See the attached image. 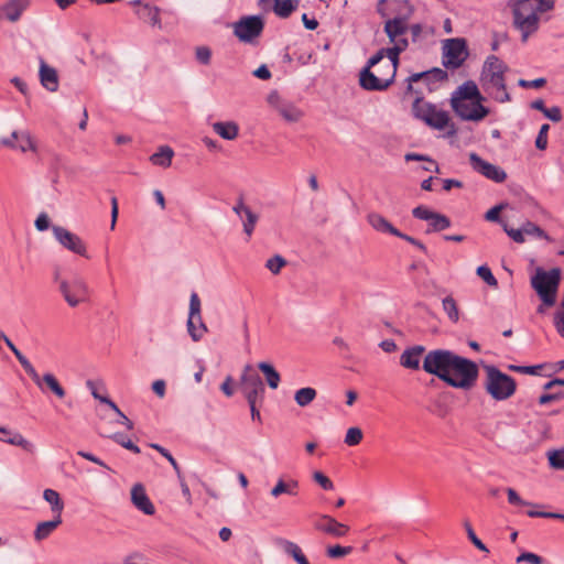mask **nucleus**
I'll return each mask as SVG.
<instances>
[{"instance_id": "nucleus-1", "label": "nucleus", "mask_w": 564, "mask_h": 564, "mask_svg": "<svg viewBox=\"0 0 564 564\" xmlns=\"http://www.w3.org/2000/svg\"><path fill=\"white\" fill-rule=\"evenodd\" d=\"M413 11L414 8L409 0L378 1L377 12L381 18H387L383 31L391 46L379 50L361 69L359 84L364 89L382 91L393 83L399 65V55L410 45L409 20Z\"/></svg>"}, {"instance_id": "nucleus-2", "label": "nucleus", "mask_w": 564, "mask_h": 564, "mask_svg": "<svg viewBox=\"0 0 564 564\" xmlns=\"http://www.w3.org/2000/svg\"><path fill=\"white\" fill-rule=\"evenodd\" d=\"M423 370L449 387L463 390L471 389L479 376L475 361L447 349L430 350L423 359Z\"/></svg>"}, {"instance_id": "nucleus-3", "label": "nucleus", "mask_w": 564, "mask_h": 564, "mask_svg": "<svg viewBox=\"0 0 564 564\" xmlns=\"http://www.w3.org/2000/svg\"><path fill=\"white\" fill-rule=\"evenodd\" d=\"M555 0H512L513 26L521 33V41L527 42L540 28V14L550 12Z\"/></svg>"}, {"instance_id": "nucleus-4", "label": "nucleus", "mask_w": 564, "mask_h": 564, "mask_svg": "<svg viewBox=\"0 0 564 564\" xmlns=\"http://www.w3.org/2000/svg\"><path fill=\"white\" fill-rule=\"evenodd\" d=\"M508 66L496 55H489L482 66L480 82L482 88L491 94L499 102L510 101L506 89L505 73Z\"/></svg>"}, {"instance_id": "nucleus-5", "label": "nucleus", "mask_w": 564, "mask_h": 564, "mask_svg": "<svg viewBox=\"0 0 564 564\" xmlns=\"http://www.w3.org/2000/svg\"><path fill=\"white\" fill-rule=\"evenodd\" d=\"M561 281V270L553 268L549 271L538 268L531 276V286L542 301L538 313H544V307H551L556 302L557 290Z\"/></svg>"}, {"instance_id": "nucleus-6", "label": "nucleus", "mask_w": 564, "mask_h": 564, "mask_svg": "<svg viewBox=\"0 0 564 564\" xmlns=\"http://www.w3.org/2000/svg\"><path fill=\"white\" fill-rule=\"evenodd\" d=\"M485 391L496 401H506L517 391L516 380L494 365H485Z\"/></svg>"}, {"instance_id": "nucleus-7", "label": "nucleus", "mask_w": 564, "mask_h": 564, "mask_svg": "<svg viewBox=\"0 0 564 564\" xmlns=\"http://www.w3.org/2000/svg\"><path fill=\"white\" fill-rule=\"evenodd\" d=\"M264 30V20L260 15H245L232 23V33L246 44H256Z\"/></svg>"}, {"instance_id": "nucleus-8", "label": "nucleus", "mask_w": 564, "mask_h": 564, "mask_svg": "<svg viewBox=\"0 0 564 564\" xmlns=\"http://www.w3.org/2000/svg\"><path fill=\"white\" fill-rule=\"evenodd\" d=\"M54 279L58 282V290L70 307H76L87 301L89 288L83 278L75 276L69 281L61 280L59 273L56 272Z\"/></svg>"}, {"instance_id": "nucleus-9", "label": "nucleus", "mask_w": 564, "mask_h": 564, "mask_svg": "<svg viewBox=\"0 0 564 564\" xmlns=\"http://www.w3.org/2000/svg\"><path fill=\"white\" fill-rule=\"evenodd\" d=\"M241 390L248 403L262 404L265 388L258 373L252 370L250 365H246L240 377Z\"/></svg>"}, {"instance_id": "nucleus-10", "label": "nucleus", "mask_w": 564, "mask_h": 564, "mask_svg": "<svg viewBox=\"0 0 564 564\" xmlns=\"http://www.w3.org/2000/svg\"><path fill=\"white\" fill-rule=\"evenodd\" d=\"M468 56L467 43L463 37L447 39L443 43V65L458 68Z\"/></svg>"}, {"instance_id": "nucleus-11", "label": "nucleus", "mask_w": 564, "mask_h": 564, "mask_svg": "<svg viewBox=\"0 0 564 564\" xmlns=\"http://www.w3.org/2000/svg\"><path fill=\"white\" fill-rule=\"evenodd\" d=\"M445 79H447V73L438 67L421 73H414L406 78L405 94L415 95V90H421L420 88L414 87V84L416 83H421L429 91H433L435 89V85Z\"/></svg>"}, {"instance_id": "nucleus-12", "label": "nucleus", "mask_w": 564, "mask_h": 564, "mask_svg": "<svg viewBox=\"0 0 564 564\" xmlns=\"http://www.w3.org/2000/svg\"><path fill=\"white\" fill-rule=\"evenodd\" d=\"M187 332L194 341H198L207 333L200 315V300L197 293H192L189 299V313L187 319Z\"/></svg>"}, {"instance_id": "nucleus-13", "label": "nucleus", "mask_w": 564, "mask_h": 564, "mask_svg": "<svg viewBox=\"0 0 564 564\" xmlns=\"http://www.w3.org/2000/svg\"><path fill=\"white\" fill-rule=\"evenodd\" d=\"M453 110L463 120L479 121L488 115V109L480 102H473L470 100H459V98H451Z\"/></svg>"}, {"instance_id": "nucleus-14", "label": "nucleus", "mask_w": 564, "mask_h": 564, "mask_svg": "<svg viewBox=\"0 0 564 564\" xmlns=\"http://www.w3.org/2000/svg\"><path fill=\"white\" fill-rule=\"evenodd\" d=\"M53 235L55 239L67 250L79 254L82 257L88 258L86 245L82 240V238L64 227L53 226L52 227Z\"/></svg>"}, {"instance_id": "nucleus-15", "label": "nucleus", "mask_w": 564, "mask_h": 564, "mask_svg": "<svg viewBox=\"0 0 564 564\" xmlns=\"http://www.w3.org/2000/svg\"><path fill=\"white\" fill-rule=\"evenodd\" d=\"M413 217L429 221L426 234L442 231L451 227V220L447 216L433 212L425 206H417L412 210Z\"/></svg>"}, {"instance_id": "nucleus-16", "label": "nucleus", "mask_w": 564, "mask_h": 564, "mask_svg": "<svg viewBox=\"0 0 564 564\" xmlns=\"http://www.w3.org/2000/svg\"><path fill=\"white\" fill-rule=\"evenodd\" d=\"M29 369L31 371H25V372L31 377L33 382L37 386V388L42 392H46V390H50L53 394L56 395V398H58V399L65 398L66 391L61 386V383L58 382V380L56 379V377L53 373L46 372L43 376H40L39 372L36 371V369L33 367V365Z\"/></svg>"}, {"instance_id": "nucleus-17", "label": "nucleus", "mask_w": 564, "mask_h": 564, "mask_svg": "<svg viewBox=\"0 0 564 564\" xmlns=\"http://www.w3.org/2000/svg\"><path fill=\"white\" fill-rule=\"evenodd\" d=\"M469 162L474 171L488 180L502 183L507 178V173L501 167L482 160L476 153L469 154Z\"/></svg>"}, {"instance_id": "nucleus-18", "label": "nucleus", "mask_w": 564, "mask_h": 564, "mask_svg": "<svg viewBox=\"0 0 564 564\" xmlns=\"http://www.w3.org/2000/svg\"><path fill=\"white\" fill-rule=\"evenodd\" d=\"M232 212L241 219L243 232L247 236V240H249L259 220V215L245 204L242 197L237 198Z\"/></svg>"}, {"instance_id": "nucleus-19", "label": "nucleus", "mask_w": 564, "mask_h": 564, "mask_svg": "<svg viewBox=\"0 0 564 564\" xmlns=\"http://www.w3.org/2000/svg\"><path fill=\"white\" fill-rule=\"evenodd\" d=\"M315 529L335 538L345 536L349 531L348 525L338 522L336 519L327 514L321 516L319 520L315 523Z\"/></svg>"}, {"instance_id": "nucleus-20", "label": "nucleus", "mask_w": 564, "mask_h": 564, "mask_svg": "<svg viewBox=\"0 0 564 564\" xmlns=\"http://www.w3.org/2000/svg\"><path fill=\"white\" fill-rule=\"evenodd\" d=\"M29 6L30 0H8L0 6V20L17 22Z\"/></svg>"}, {"instance_id": "nucleus-21", "label": "nucleus", "mask_w": 564, "mask_h": 564, "mask_svg": "<svg viewBox=\"0 0 564 564\" xmlns=\"http://www.w3.org/2000/svg\"><path fill=\"white\" fill-rule=\"evenodd\" d=\"M39 78L41 85L48 91L55 93L59 87L57 70L40 58Z\"/></svg>"}, {"instance_id": "nucleus-22", "label": "nucleus", "mask_w": 564, "mask_h": 564, "mask_svg": "<svg viewBox=\"0 0 564 564\" xmlns=\"http://www.w3.org/2000/svg\"><path fill=\"white\" fill-rule=\"evenodd\" d=\"M131 6L138 7L135 13L145 22H149L151 25L162 29V23L160 19V9L158 7L151 6L149 3H143L141 0H133L130 2Z\"/></svg>"}, {"instance_id": "nucleus-23", "label": "nucleus", "mask_w": 564, "mask_h": 564, "mask_svg": "<svg viewBox=\"0 0 564 564\" xmlns=\"http://www.w3.org/2000/svg\"><path fill=\"white\" fill-rule=\"evenodd\" d=\"M131 501L137 509L148 516H152L155 512V508L149 499L143 486L135 484L131 489Z\"/></svg>"}, {"instance_id": "nucleus-24", "label": "nucleus", "mask_w": 564, "mask_h": 564, "mask_svg": "<svg viewBox=\"0 0 564 564\" xmlns=\"http://www.w3.org/2000/svg\"><path fill=\"white\" fill-rule=\"evenodd\" d=\"M0 441L10 445L19 446L28 453L34 452V445L19 432H13L4 426H0Z\"/></svg>"}, {"instance_id": "nucleus-25", "label": "nucleus", "mask_w": 564, "mask_h": 564, "mask_svg": "<svg viewBox=\"0 0 564 564\" xmlns=\"http://www.w3.org/2000/svg\"><path fill=\"white\" fill-rule=\"evenodd\" d=\"M425 351L423 346L416 345L405 349L400 356V365L406 369L417 370L422 354Z\"/></svg>"}, {"instance_id": "nucleus-26", "label": "nucleus", "mask_w": 564, "mask_h": 564, "mask_svg": "<svg viewBox=\"0 0 564 564\" xmlns=\"http://www.w3.org/2000/svg\"><path fill=\"white\" fill-rule=\"evenodd\" d=\"M434 109V105L424 101L423 90H415V99L412 106V112L414 117L427 124V119L433 115Z\"/></svg>"}, {"instance_id": "nucleus-27", "label": "nucleus", "mask_w": 564, "mask_h": 564, "mask_svg": "<svg viewBox=\"0 0 564 564\" xmlns=\"http://www.w3.org/2000/svg\"><path fill=\"white\" fill-rule=\"evenodd\" d=\"M452 98H459V100H470L473 102H480L482 96L479 93L477 85L473 80H467L460 85L452 95Z\"/></svg>"}, {"instance_id": "nucleus-28", "label": "nucleus", "mask_w": 564, "mask_h": 564, "mask_svg": "<svg viewBox=\"0 0 564 564\" xmlns=\"http://www.w3.org/2000/svg\"><path fill=\"white\" fill-rule=\"evenodd\" d=\"M62 517H53L50 521L39 522L33 533L34 540L36 542H41L47 539L62 524Z\"/></svg>"}, {"instance_id": "nucleus-29", "label": "nucleus", "mask_w": 564, "mask_h": 564, "mask_svg": "<svg viewBox=\"0 0 564 564\" xmlns=\"http://www.w3.org/2000/svg\"><path fill=\"white\" fill-rule=\"evenodd\" d=\"M368 223L370 226L383 234H390L392 236L400 235V230L397 229L388 219L377 213H371L368 215Z\"/></svg>"}, {"instance_id": "nucleus-30", "label": "nucleus", "mask_w": 564, "mask_h": 564, "mask_svg": "<svg viewBox=\"0 0 564 564\" xmlns=\"http://www.w3.org/2000/svg\"><path fill=\"white\" fill-rule=\"evenodd\" d=\"M213 130L225 140H235L239 134V126L234 121H217Z\"/></svg>"}, {"instance_id": "nucleus-31", "label": "nucleus", "mask_w": 564, "mask_h": 564, "mask_svg": "<svg viewBox=\"0 0 564 564\" xmlns=\"http://www.w3.org/2000/svg\"><path fill=\"white\" fill-rule=\"evenodd\" d=\"M174 151L169 145H161L155 153L150 156V162L153 165L167 169L172 164Z\"/></svg>"}, {"instance_id": "nucleus-32", "label": "nucleus", "mask_w": 564, "mask_h": 564, "mask_svg": "<svg viewBox=\"0 0 564 564\" xmlns=\"http://www.w3.org/2000/svg\"><path fill=\"white\" fill-rule=\"evenodd\" d=\"M409 33L413 44H421L425 39L434 35V28L421 23L409 24Z\"/></svg>"}, {"instance_id": "nucleus-33", "label": "nucleus", "mask_w": 564, "mask_h": 564, "mask_svg": "<svg viewBox=\"0 0 564 564\" xmlns=\"http://www.w3.org/2000/svg\"><path fill=\"white\" fill-rule=\"evenodd\" d=\"M43 498L51 506V511L54 517H62V512L64 510V501L61 498V495L54 489H45L43 491Z\"/></svg>"}, {"instance_id": "nucleus-34", "label": "nucleus", "mask_w": 564, "mask_h": 564, "mask_svg": "<svg viewBox=\"0 0 564 564\" xmlns=\"http://www.w3.org/2000/svg\"><path fill=\"white\" fill-rule=\"evenodd\" d=\"M258 368L264 375L268 386L273 390L276 389L280 384L281 376L275 370V368L271 364L265 361L259 362Z\"/></svg>"}, {"instance_id": "nucleus-35", "label": "nucleus", "mask_w": 564, "mask_h": 564, "mask_svg": "<svg viewBox=\"0 0 564 564\" xmlns=\"http://www.w3.org/2000/svg\"><path fill=\"white\" fill-rule=\"evenodd\" d=\"M299 490V481L291 479L285 482L283 479H279L276 485L271 489V496L278 498L282 494L290 496H296Z\"/></svg>"}, {"instance_id": "nucleus-36", "label": "nucleus", "mask_w": 564, "mask_h": 564, "mask_svg": "<svg viewBox=\"0 0 564 564\" xmlns=\"http://www.w3.org/2000/svg\"><path fill=\"white\" fill-rule=\"evenodd\" d=\"M278 111L288 122H297L303 117V111L290 102L281 104Z\"/></svg>"}, {"instance_id": "nucleus-37", "label": "nucleus", "mask_w": 564, "mask_h": 564, "mask_svg": "<svg viewBox=\"0 0 564 564\" xmlns=\"http://www.w3.org/2000/svg\"><path fill=\"white\" fill-rule=\"evenodd\" d=\"M299 0H274L273 11L282 18H289L291 13L297 8Z\"/></svg>"}, {"instance_id": "nucleus-38", "label": "nucleus", "mask_w": 564, "mask_h": 564, "mask_svg": "<svg viewBox=\"0 0 564 564\" xmlns=\"http://www.w3.org/2000/svg\"><path fill=\"white\" fill-rule=\"evenodd\" d=\"M316 395H317V392L314 388L306 387V388H301L297 391H295L294 400L297 405L304 408V406H307L308 404H311L314 401V399L316 398Z\"/></svg>"}, {"instance_id": "nucleus-39", "label": "nucleus", "mask_w": 564, "mask_h": 564, "mask_svg": "<svg viewBox=\"0 0 564 564\" xmlns=\"http://www.w3.org/2000/svg\"><path fill=\"white\" fill-rule=\"evenodd\" d=\"M19 140L17 141V150L25 153L28 151L36 152V144L29 131H19Z\"/></svg>"}, {"instance_id": "nucleus-40", "label": "nucleus", "mask_w": 564, "mask_h": 564, "mask_svg": "<svg viewBox=\"0 0 564 564\" xmlns=\"http://www.w3.org/2000/svg\"><path fill=\"white\" fill-rule=\"evenodd\" d=\"M449 121V117L446 111L434 109L433 115L427 119V126L437 129L443 130Z\"/></svg>"}, {"instance_id": "nucleus-41", "label": "nucleus", "mask_w": 564, "mask_h": 564, "mask_svg": "<svg viewBox=\"0 0 564 564\" xmlns=\"http://www.w3.org/2000/svg\"><path fill=\"white\" fill-rule=\"evenodd\" d=\"M442 306L451 322L457 323L459 321L458 305L453 296L448 295L444 297Z\"/></svg>"}, {"instance_id": "nucleus-42", "label": "nucleus", "mask_w": 564, "mask_h": 564, "mask_svg": "<svg viewBox=\"0 0 564 564\" xmlns=\"http://www.w3.org/2000/svg\"><path fill=\"white\" fill-rule=\"evenodd\" d=\"M524 236L535 237L552 241V238L538 225L532 221H527L522 225Z\"/></svg>"}, {"instance_id": "nucleus-43", "label": "nucleus", "mask_w": 564, "mask_h": 564, "mask_svg": "<svg viewBox=\"0 0 564 564\" xmlns=\"http://www.w3.org/2000/svg\"><path fill=\"white\" fill-rule=\"evenodd\" d=\"M274 543L278 547L283 550L288 555L292 556L293 558L302 552L301 547L296 543L283 538H276L274 540Z\"/></svg>"}, {"instance_id": "nucleus-44", "label": "nucleus", "mask_w": 564, "mask_h": 564, "mask_svg": "<svg viewBox=\"0 0 564 564\" xmlns=\"http://www.w3.org/2000/svg\"><path fill=\"white\" fill-rule=\"evenodd\" d=\"M274 543L278 547L283 550L288 555L292 556L293 558L302 552L301 547L296 543L283 538H276L274 540Z\"/></svg>"}, {"instance_id": "nucleus-45", "label": "nucleus", "mask_w": 564, "mask_h": 564, "mask_svg": "<svg viewBox=\"0 0 564 564\" xmlns=\"http://www.w3.org/2000/svg\"><path fill=\"white\" fill-rule=\"evenodd\" d=\"M1 339L4 340L9 349L14 354L24 371H31L29 368H31L32 364L28 360V358L17 348V346L11 341V339H9L4 334H1Z\"/></svg>"}, {"instance_id": "nucleus-46", "label": "nucleus", "mask_w": 564, "mask_h": 564, "mask_svg": "<svg viewBox=\"0 0 564 564\" xmlns=\"http://www.w3.org/2000/svg\"><path fill=\"white\" fill-rule=\"evenodd\" d=\"M362 437H364V433H362L361 429L349 427L346 432L344 442L348 446H356L362 441Z\"/></svg>"}, {"instance_id": "nucleus-47", "label": "nucleus", "mask_w": 564, "mask_h": 564, "mask_svg": "<svg viewBox=\"0 0 564 564\" xmlns=\"http://www.w3.org/2000/svg\"><path fill=\"white\" fill-rule=\"evenodd\" d=\"M150 447L158 451L164 457V460H169L170 464L172 465L173 469L175 470L177 478H181V468H180L177 462L175 460V458L171 455V453L166 448H164L163 446H161L159 444L152 443V444H150Z\"/></svg>"}, {"instance_id": "nucleus-48", "label": "nucleus", "mask_w": 564, "mask_h": 564, "mask_svg": "<svg viewBox=\"0 0 564 564\" xmlns=\"http://www.w3.org/2000/svg\"><path fill=\"white\" fill-rule=\"evenodd\" d=\"M111 438L119 445H121L122 447H124L126 449H129L131 451L132 453L134 454H139L141 451H140V447L137 446L134 443L131 442V440H129L126 435H123L122 433H116L111 436Z\"/></svg>"}, {"instance_id": "nucleus-49", "label": "nucleus", "mask_w": 564, "mask_h": 564, "mask_svg": "<svg viewBox=\"0 0 564 564\" xmlns=\"http://www.w3.org/2000/svg\"><path fill=\"white\" fill-rule=\"evenodd\" d=\"M477 275L482 279L489 286L497 288L498 281L492 274L491 270L487 265H480L477 268Z\"/></svg>"}, {"instance_id": "nucleus-50", "label": "nucleus", "mask_w": 564, "mask_h": 564, "mask_svg": "<svg viewBox=\"0 0 564 564\" xmlns=\"http://www.w3.org/2000/svg\"><path fill=\"white\" fill-rule=\"evenodd\" d=\"M464 527H465V530H466V533H467V536L468 539L470 540V542L479 550V551H482V552H486L488 553L489 550L487 549V546L481 542V540L476 535L474 529L471 528L470 523L468 521H465L464 522Z\"/></svg>"}, {"instance_id": "nucleus-51", "label": "nucleus", "mask_w": 564, "mask_h": 564, "mask_svg": "<svg viewBox=\"0 0 564 564\" xmlns=\"http://www.w3.org/2000/svg\"><path fill=\"white\" fill-rule=\"evenodd\" d=\"M285 264V259L279 254H275L267 260L265 268L270 270L273 274H278Z\"/></svg>"}, {"instance_id": "nucleus-52", "label": "nucleus", "mask_w": 564, "mask_h": 564, "mask_svg": "<svg viewBox=\"0 0 564 564\" xmlns=\"http://www.w3.org/2000/svg\"><path fill=\"white\" fill-rule=\"evenodd\" d=\"M549 462L553 468L564 469V447L549 453Z\"/></svg>"}, {"instance_id": "nucleus-53", "label": "nucleus", "mask_w": 564, "mask_h": 564, "mask_svg": "<svg viewBox=\"0 0 564 564\" xmlns=\"http://www.w3.org/2000/svg\"><path fill=\"white\" fill-rule=\"evenodd\" d=\"M352 551L351 546L334 545L326 550V554L330 558H339L350 554Z\"/></svg>"}, {"instance_id": "nucleus-54", "label": "nucleus", "mask_w": 564, "mask_h": 564, "mask_svg": "<svg viewBox=\"0 0 564 564\" xmlns=\"http://www.w3.org/2000/svg\"><path fill=\"white\" fill-rule=\"evenodd\" d=\"M313 479L324 490H333L334 489L333 481L326 475H324L322 471H314L313 473Z\"/></svg>"}, {"instance_id": "nucleus-55", "label": "nucleus", "mask_w": 564, "mask_h": 564, "mask_svg": "<svg viewBox=\"0 0 564 564\" xmlns=\"http://www.w3.org/2000/svg\"><path fill=\"white\" fill-rule=\"evenodd\" d=\"M550 126L547 123L542 124L540 128L539 134L535 140V147L539 150H545L547 147V132H549Z\"/></svg>"}, {"instance_id": "nucleus-56", "label": "nucleus", "mask_w": 564, "mask_h": 564, "mask_svg": "<svg viewBox=\"0 0 564 564\" xmlns=\"http://www.w3.org/2000/svg\"><path fill=\"white\" fill-rule=\"evenodd\" d=\"M506 491H507L508 501H509L510 505H514V506H535L532 502L523 500L518 495V492L514 489H512V488H507Z\"/></svg>"}, {"instance_id": "nucleus-57", "label": "nucleus", "mask_w": 564, "mask_h": 564, "mask_svg": "<svg viewBox=\"0 0 564 564\" xmlns=\"http://www.w3.org/2000/svg\"><path fill=\"white\" fill-rule=\"evenodd\" d=\"M197 61L203 65H208L212 58V51L207 46H198L195 52Z\"/></svg>"}, {"instance_id": "nucleus-58", "label": "nucleus", "mask_w": 564, "mask_h": 564, "mask_svg": "<svg viewBox=\"0 0 564 564\" xmlns=\"http://www.w3.org/2000/svg\"><path fill=\"white\" fill-rule=\"evenodd\" d=\"M541 368H542L541 365H538V366H516V365H510V366H508L509 370L516 371V372H520V373H525V375H538L539 370Z\"/></svg>"}, {"instance_id": "nucleus-59", "label": "nucleus", "mask_w": 564, "mask_h": 564, "mask_svg": "<svg viewBox=\"0 0 564 564\" xmlns=\"http://www.w3.org/2000/svg\"><path fill=\"white\" fill-rule=\"evenodd\" d=\"M528 562L530 564H542L543 558L535 553L523 552L517 557V563Z\"/></svg>"}, {"instance_id": "nucleus-60", "label": "nucleus", "mask_w": 564, "mask_h": 564, "mask_svg": "<svg viewBox=\"0 0 564 564\" xmlns=\"http://www.w3.org/2000/svg\"><path fill=\"white\" fill-rule=\"evenodd\" d=\"M506 234L516 242L522 243L525 241L524 232L522 227L519 229L508 228L507 225L503 226Z\"/></svg>"}, {"instance_id": "nucleus-61", "label": "nucleus", "mask_w": 564, "mask_h": 564, "mask_svg": "<svg viewBox=\"0 0 564 564\" xmlns=\"http://www.w3.org/2000/svg\"><path fill=\"white\" fill-rule=\"evenodd\" d=\"M546 84V79L545 78H536V79H533V80H527V79H519L518 80V85L522 88H541L543 87L544 85Z\"/></svg>"}, {"instance_id": "nucleus-62", "label": "nucleus", "mask_w": 564, "mask_h": 564, "mask_svg": "<svg viewBox=\"0 0 564 564\" xmlns=\"http://www.w3.org/2000/svg\"><path fill=\"white\" fill-rule=\"evenodd\" d=\"M19 131L14 130L10 137H3L0 139V144L11 149L17 150V141L19 140Z\"/></svg>"}, {"instance_id": "nucleus-63", "label": "nucleus", "mask_w": 564, "mask_h": 564, "mask_svg": "<svg viewBox=\"0 0 564 564\" xmlns=\"http://www.w3.org/2000/svg\"><path fill=\"white\" fill-rule=\"evenodd\" d=\"M543 115L553 122H558L562 120V110L557 106L546 108Z\"/></svg>"}, {"instance_id": "nucleus-64", "label": "nucleus", "mask_w": 564, "mask_h": 564, "mask_svg": "<svg viewBox=\"0 0 564 564\" xmlns=\"http://www.w3.org/2000/svg\"><path fill=\"white\" fill-rule=\"evenodd\" d=\"M35 228L39 231H44L50 228V219L45 213H41L35 219Z\"/></svg>"}]
</instances>
